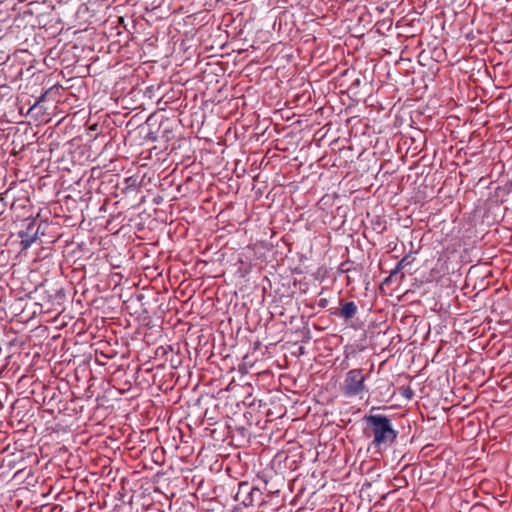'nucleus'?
<instances>
[{"label":"nucleus","mask_w":512,"mask_h":512,"mask_svg":"<svg viewBox=\"0 0 512 512\" xmlns=\"http://www.w3.org/2000/svg\"><path fill=\"white\" fill-rule=\"evenodd\" d=\"M244 388L230 383L226 387V440L229 445L239 448L249 441L246 418V404L242 401Z\"/></svg>","instance_id":"1"},{"label":"nucleus","mask_w":512,"mask_h":512,"mask_svg":"<svg viewBox=\"0 0 512 512\" xmlns=\"http://www.w3.org/2000/svg\"><path fill=\"white\" fill-rule=\"evenodd\" d=\"M364 421L373 437L371 446L374 448L386 449L396 441L398 431L393 428L391 420L386 415H367L364 417Z\"/></svg>","instance_id":"2"},{"label":"nucleus","mask_w":512,"mask_h":512,"mask_svg":"<svg viewBox=\"0 0 512 512\" xmlns=\"http://www.w3.org/2000/svg\"><path fill=\"white\" fill-rule=\"evenodd\" d=\"M374 364H371V368L368 373H364L361 368H354L349 370L345 374L344 381L341 385V392L347 398L359 397L363 398V395L368 393L369 389L366 385V380L369 373L373 370Z\"/></svg>","instance_id":"3"},{"label":"nucleus","mask_w":512,"mask_h":512,"mask_svg":"<svg viewBox=\"0 0 512 512\" xmlns=\"http://www.w3.org/2000/svg\"><path fill=\"white\" fill-rule=\"evenodd\" d=\"M227 486L230 495L239 505L248 507L252 504V487L247 481H237V478L233 477L231 483L226 482V487Z\"/></svg>","instance_id":"4"},{"label":"nucleus","mask_w":512,"mask_h":512,"mask_svg":"<svg viewBox=\"0 0 512 512\" xmlns=\"http://www.w3.org/2000/svg\"><path fill=\"white\" fill-rule=\"evenodd\" d=\"M224 406L219 399H213L207 406L204 417L208 424L213 425L224 418Z\"/></svg>","instance_id":"5"},{"label":"nucleus","mask_w":512,"mask_h":512,"mask_svg":"<svg viewBox=\"0 0 512 512\" xmlns=\"http://www.w3.org/2000/svg\"><path fill=\"white\" fill-rule=\"evenodd\" d=\"M358 313V307L354 301L343 302L340 300L339 316L345 321L351 320Z\"/></svg>","instance_id":"6"},{"label":"nucleus","mask_w":512,"mask_h":512,"mask_svg":"<svg viewBox=\"0 0 512 512\" xmlns=\"http://www.w3.org/2000/svg\"><path fill=\"white\" fill-rule=\"evenodd\" d=\"M238 211L240 212V214L237 217L229 215V219H228L229 223L226 224V227L227 226H233L234 227L235 223L241 224V223H243V222H245L247 220V215H246V212H245V207H243L242 205H239Z\"/></svg>","instance_id":"7"},{"label":"nucleus","mask_w":512,"mask_h":512,"mask_svg":"<svg viewBox=\"0 0 512 512\" xmlns=\"http://www.w3.org/2000/svg\"><path fill=\"white\" fill-rule=\"evenodd\" d=\"M19 236L21 238V246L22 249H28L36 240H37V233L30 236L27 232H20Z\"/></svg>","instance_id":"8"},{"label":"nucleus","mask_w":512,"mask_h":512,"mask_svg":"<svg viewBox=\"0 0 512 512\" xmlns=\"http://www.w3.org/2000/svg\"><path fill=\"white\" fill-rule=\"evenodd\" d=\"M414 260L415 258L412 256V252H409L397 263L396 266L398 267V269L403 270L405 267L411 265L414 262Z\"/></svg>","instance_id":"9"},{"label":"nucleus","mask_w":512,"mask_h":512,"mask_svg":"<svg viewBox=\"0 0 512 512\" xmlns=\"http://www.w3.org/2000/svg\"><path fill=\"white\" fill-rule=\"evenodd\" d=\"M402 396H404L406 399H411L413 397V390L411 389L410 386H407L405 388L402 389V392H401Z\"/></svg>","instance_id":"10"},{"label":"nucleus","mask_w":512,"mask_h":512,"mask_svg":"<svg viewBox=\"0 0 512 512\" xmlns=\"http://www.w3.org/2000/svg\"><path fill=\"white\" fill-rule=\"evenodd\" d=\"M401 269H398V267L396 266L391 272H390V275L394 278L396 277L397 275L400 274V280H403L404 277H405V274L404 273H401Z\"/></svg>","instance_id":"11"},{"label":"nucleus","mask_w":512,"mask_h":512,"mask_svg":"<svg viewBox=\"0 0 512 512\" xmlns=\"http://www.w3.org/2000/svg\"><path fill=\"white\" fill-rule=\"evenodd\" d=\"M328 303H329V301H328V299H327V298H321V299H319V301H318V306H319L320 308H326V307L328 306Z\"/></svg>","instance_id":"12"},{"label":"nucleus","mask_w":512,"mask_h":512,"mask_svg":"<svg viewBox=\"0 0 512 512\" xmlns=\"http://www.w3.org/2000/svg\"><path fill=\"white\" fill-rule=\"evenodd\" d=\"M225 472L230 478H232L230 465L226 467Z\"/></svg>","instance_id":"13"},{"label":"nucleus","mask_w":512,"mask_h":512,"mask_svg":"<svg viewBox=\"0 0 512 512\" xmlns=\"http://www.w3.org/2000/svg\"><path fill=\"white\" fill-rule=\"evenodd\" d=\"M392 279H393V277L389 274V276H388L387 278H385V280H384V282H383V283H384V284H387V283L391 282V281H392Z\"/></svg>","instance_id":"14"},{"label":"nucleus","mask_w":512,"mask_h":512,"mask_svg":"<svg viewBox=\"0 0 512 512\" xmlns=\"http://www.w3.org/2000/svg\"><path fill=\"white\" fill-rule=\"evenodd\" d=\"M392 279H393V277L389 274V276H388L387 278H385V280H384V282H383V283H384V284H387V283L391 282V281H392Z\"/></svg>","instance_id":"15"},{"label":"nucleus","mask_w":512,"mask_h":512,"mask_svg":"<svg viewBox=\"0 0 512 512\" xmlns=\"http://www.w3.org/2000/svg\"><path fill=\"white\" fill-rule=\"evenodd\" d=\"M236 411H237V408H235V407H233L232 410L228 409V412H229L230 416H233V413L236 412Z\"/></svg>","instance_id":"16"},{"label":"nucleus","mask_w":512,"mask_h":512,"mask_svg":"<svg viewBox=\"0 0 512 512\" xmlns=\"http://www.w3.org/2000/svg\"><path fill=\"white\" fill-rule=\"evenodd\" d=\"M230 131H231V127H229L228 129H226L225 135H226V136H228V135H229V133H230Z\"/></svg>","instance_id":"17"},{"label":"nucleus","mask_w":512,"mask_h":512,"mask_svg":"<svg viewBox=\"0 0 512 512\" xmlns=\"http://www.w3.org/2000/svg\"><path fill=\"white\" fill-rule=\"evenodd\" d=\"M225 34H226V38L230 37V32L228 30L225 31Z\"/></svg>","instance_id":"18"},{"label":"nucleus","mask_w":512,"mask_h":512,"mask_svg":"<svg viewBox=\"0 0 512 512\" xmlns=\"http://www.w3.org/2000/svg\"><path fill=\"white\" fill-rule=\"evenodd\" d=\"M232 102H233V100H230V101L227 103V105H228V106H232Z\"/></svg>","instance_id":"19"}]
</instances>
